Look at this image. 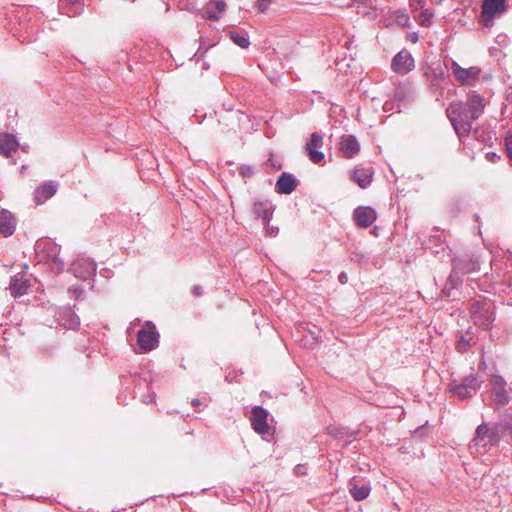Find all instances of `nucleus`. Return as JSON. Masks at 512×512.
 <instances>
[{
	"label": "nucleus",
	"mask_w": 512,
	"mask_h": 512,
	"mask_svg": "<svg viewBox=\"0 0 512 512\" xmlns=\"http://www.w3.org/2000/svg\"><path fill=\"white\" fill-rule=\"evenodd\" d=\"M411 39L415 42L417 40V36H411Z\"/></svg>",
	"instance_id": "8fccbe9b"
},
{
	"label": "nucleus",
	"mask_w": 512,
	"mask_h": 512,
	"mask_svg": "<svg viewBox=\"0 0 512 512\" xmlns=\"http://www.w3.org/2000/svg\"><path fill=\"white\" fill-rule=\"evenodd\" d=\"M433 17V12L428 9L422 10L419 15V21L422 26H429L431 24V18Z\"/></svg>",
	"instance_id": "7c9ffc66"
},
{
	"label": "nucleus",
	"mask_w": 512,
	"mask_h": 512,
	"mask_svg": "<svg viewBox=\"0 0 512 512\" xmlns=\"http://www.w3.org/2000/svg\"><path fill=\"white\" fill-rule=\"evenodd\" d=\"M424 4L425 0H413L411 5L414 9H422L424 7Z\"/></svg>",
	"instance_id": "4c0bfd02"
},
{
	"label": "nucleus",
	"mask_w": 512,
	"mask_h": 512,
	"mask_svg": "<svg viewBox=\"0 0 512 512\" xmlns=\"http://www.w3.org/2000/svg\"><path fill=\"white\" fill-rule=\"evenodd\" d=\"M340 150L346 158H353L360 151V144L352 135H344L341 138Z\"/></svg>",
	"instance_id": "2eb2a0df"
},
{
	"label": "nucleus",
	"mask_w": 512,
	"mask_h": 512,
	"mask_svg": "<svg viewBox=\"0 0 512 512\" xmlns=\"http://www.w3.org/2000/svg\"><path fill=\"white\" fill-rule=\"evenodd\" d=\"M249 168H242V174L246 175L248 173Z\"/></svg>",
	"instance_id": "49530a36"
},
{
	"label": "nucleus",
	"mask_w": 512,
	"mask_h": 512,
	"mask_svg": "<svg viewBox=\"0 0 512 512\" xmlns=\"http://www.w3.org/2000/svg\"><path fill=\"white\" fill-rule=\"evenodd\" d=\"M19 147V142L15 135L0 133V154L5 157H11L12 153Z\"/></svg>",
	"instance_id": "dca6fc26"
},
{
	"label": "nucleus",
	"mask_w": 512,
	"mask_h": 512,
	"mask_svg": "<svg viewBox=\"0 0 512 512\" xmlns=\"http://www.w3.org/2000/svg\"><path fill=\"white\" fill-rule=\"evenodd\" d=\"M231 40L241 48H247L249 46V40L245 35L238 33H230Z\"/></svg>",
	"instance_id": "c85d7f7f"
},
{
	"label": "nucleus",
	"mask_w": 512,
	"mask_h": 512,
	"mask_svg": "<svg viewBox=\"0 0 512 512\" xmlns=\"http://www.w3.org/2000/svg\"><path fill=\"white\" fill-rule=\"evenodd\" d=\"M57 183L48 181L35 190V202L42 204L50 199L57 191Z\"/></svg>",
	"instance_id": "a211bd4d"
},
{
	"label": "nucleus",
	"mask_w": 512,
	"mask_h": 512,
	"mask_svg": "<svg viewBox=\"0 0 512 512\" xmlns=\"http://www.w3.org/2000/svg\"><path fill=\"white\" fill-rule=\"evenodd\" d=\"M9 290L12 296L20 297L26 294L28 290V281L22 278H15L10 282Z\"/></svg>",
	"instance_id": "a878e982"
},
{
	"label": "nucleus",
	"mask_w": 512,
	"mask_h": 512,
	"mask_svg": "<svg viewBox=\"0 0 512 512\" xmlns=\"http://www.w3.org/2000/svg\"><path fill=\"white\" fill-rule=\"evenodd\" d=\"M470 313L474 324L483 329H488L495 319L492 304L480 300L471 302Z\"/></svg>",
	"instance_id": "7ed1b4c3"
},
{
	"label": "nucleus",
	"mask_w": 512,
	"mask_h": 512,
	"mask_svg": "<svg viewBox=\"0 0 512 512\" xmlns=\"http://www.w3.org/2000/svg\"><path fill=\"white\" fill-rule=\"evenodd\" d=\"M500 441L499 430L496 426L482 423L477 426L475 435L469 444L471 453L483 455Z\"/></svg>",
	"instance_id": "f257e3e1"
},
{
	"label": "nucleus",
	"mask_w": 512,
	"mask_h": 512,
	"mask_svg": "<svg viewBox=\"0 0 512 512\" xmlns=\"http://www.w3.org/2000/svg\"><path fill=\"white\" fill-rule=\"evenodd\" d=\"M192 292L195 296H199L202 294V288L200 286L196 285L193 287Z\"/></svg>",
	"instance_id": "ea45409f"
},
{
	"label": "nucleus",
	"mask_w": 512,
	"mask_h": 512,
	"mask_svg": "<svg viewBox=\"0 0 512 512\" xmlns=\"http://www.w3.org/2000/svg\"><path fill=\"white\" fill-rule=\"evenodd\" d=\"M507 7V0H483L481 15L484 25L489 26L493 18L505 12Z\"/></svg>",
	"instance_id": "6e6552de"
},
{
	"label": "nucleus",
	"mask_w": 512,
	"mask_h": 512,
	"mask_svg": "<svg viewBox=\"0 0 512 512\" xmlns=\"http://www.w3.org/2000/svg\"><path fill=\"white\" fill-rule=\"evenodd\" d=\"M252 213L256 219H262L263 222H270L273 214V206L269 201H255L252 207Z\"/></svg>",
	"instance_id": "f3484780"
},
{
	"label": "nucleus",
	"mask_w": 512,
	"mask_h": 512,
	"mask_svg": "<svg viewBox=\"0 0 512 512\" xmlns=\"http://www.w3.org/2000/svg\"><path fill=\"white\" fill-rule=\"evenodd\" d=\"M137 342L143 351L154 349L158 343V334L155 326L150 323L138 332Z\"/></svg>",
	"instance_id": "1a4fd4ad"
},
{
	"label": "nucleus",
	"mask_w": 512,
	"mask_h": 512,
	"mask_svg": "<svg viewBox=\"0 0 512 512\" xmlns=\"http://www.w3.org/2000/svg\"><path fill=\"white\" fill-rule=\"evenodd\" d=\"M372 177L373 170L371 168H355L351 175V179L361 188L368 187L372 181Z\"/></svg>",
	"instance_id": "412c9836"
},
{
	"label": "nucleus",
	"mask_w": 512,
	"mask_h": 512,
	"mask_svg": "<svg viewBox=\"0 0 512 512\" xmlns=\"http://www.w3.org/2000/svg\"><path fill=\"white\" fill-rule=\"evenodd\" d=\"M323 146V137L318 133H312L310 140L306 143V151L308 153L309 159L318 164L324 159V154L319 151Z\"/></svg>",
	"instance_id": "ddd939ff"
},
{
	"label": "nucleus",
	"mask_w": 512,
	"mask_h": 512,
	"mask_svg": "<svg viewBox=\"0 0 512 512\" xmlns=\"http://www.w3.org/2000/svg\"><path fill=\"white\" fill-rule=\"evenodd\" d=\"M350 494L356 501H362L369 496L370 487L368 485H361V486H358L356 484L351 485Z\"/></svg>",
	"instance_id": "bb28decb"
},
{
	"label": "nucleus",
	"mask_w": 512,
	"mask_h": 512,
	"mask_svg": "<svg viewBox=\"0 0 512 512\" xmlns=\"http://www.w3.org/2000/svg\"><path fill=\"white\" fill-rule=\"evenodd\" d=\"M154 397H155L154 395H151V396L145 397V398L143 399V402H145V403H151V402H153V401H154Z\"/></svg>",
	"instance_id": "79ce46f5"
},
{
	"label": "nucleus",
	"mask_w": 512,
	"mask_h": 512,
	"mask_svg": "<svg viewBox=\"0 0 512 512\" xmlns=\"http://www.w3.org/2000/svg\"><path fill=\"white\" fill-rule=\"evenodd\" d=\"M58 320H59L60 325L66 327L68 329H75L79 325L78 316L69 309L62 311L59 314Z\"/></svg>",
	"instance_id": "5701e85b"
},
{
	"label": "nucleus",
	"mask_w": 512,
	"mask_h": 512,
	"mask_svg": "<svg viewBox=\"0 0 512 512\" xmlns=\"http://www.w3.org/2000/svg\"><path fill=\"white\" fill-rule=\"evenodd\" d=\"M36 249L46 252L47 259L51 261V268L53 271L59 273L63 270L64 262L59 258L61 250L59 245L50 240H45L38 242Z\"/></svg>",
	"instance_id": "423d86ee"
},
{
	"label": "nucleus",
	"mask_w": 512,
	"mask_h": 512,
	"mask_svg": "<svg viewBox=\"0 0 512 512\" xmlns=\"http://www.w3.org/2000/svg\"><path fill=\"white\" fill-rule=\"evenodd\" d=\"M508 100L512 103V87H510V91L508 92Z\"/></svg>",
	"instance_id": "a18cd8bd"
},
{
	"label": "nucleus",
	"mask_w": 512,
	"mask_h": 512,
	"mask_svg": "<svg viewBox=\"0 0 512 512\" xmlns=\"http://www.w3.org/2000/svg\"><path fill=\"white\" fill-rule=\"evenodd\" d=\"M409 92V88L405 85H399L396 87L394 92V99L401 101L406 97V93Z\"/></svg>",
	"instance_id": "2f4dec72"
},
{
	"label": "nucleus",
	"mask_w": 512,
	"mask_h": 512,
	"mask_svg": "<svg viewBox=\"0 0 512 512\" xmlns=\"http://www.w3.org/2000/svg\"><path fill=\"white\" fill-rule=\"evenodd\" d=\"M251 424L255 432L258 434H266L269 432L268 412L261 406H255L252 409V416L250 418Z\"/></svg>",
	"instance_id": "f8f14e48"
},
{
	"label": "nucleus",
	"mask_w": 512,
	"mask_h": 512,
	"mask_svg": "<svg viewBox=\"0 0 512 512\" xmlns=\"http://www.w3.org/2000/svg\"><path fill=\"white\" fill-rule=\"evenodd\" d=\"M457 135L463 137L470 133L473 121L477 118L463 102H452L446 110Z\"/></svg>",
	"instance_id": "f03ea898"
},
{
	"label": "nucleus",
	"mask_w": 512,
	"mask_h": 512,
	"mask_svg": "<svg viewBox=\"0 0 512 512\" xmlns=\"http://www.w3.org/2000/svg\"><path fill=\"white\" fill-rule=\"evenodd\" d=\"M506 150L509 157L512 159V135L506 137Z\"/></svg>",
	"instance_id": "f704fd0d"
},
{
	"label": "nucleus",
	"mask_w": 512,
	"mask_h": 512,
	"mask_svg": "<svg viewBox=\"0 0 512 512\" xmlns=\"http://www.w3.org/2000/svg\"><path fill=\"white\" fill-rule=\"evenodd\" d=\"M489 385L491 387V400L496 406L507 405L511 399L506 388V381L499 375H492Z\"/></svg>",
	"instance_id": "39448f33"
},
{
	"label": "nucleus",
	"mask_w": 512,
	"mask_h": 512,
	"mask_svg": "<svg viewBox=\"0 0 512 512\" xmlns=\"http://www.w3.org/2000/svg\"><path fill=\"white\" fill-rule=\"evenodd\" d=\"M263 224L265 225L267 235H269L271 237H275L278 234V232H279L278 227L270 225L269 222H263Z\"/></svg>",
	"instance_id": "473e14b6"
},
{
	"label": "nucleus",
	"mask_w": 512,
	"mask_h": 512,
	"mask_svg": "<svg viewBox=\"0 0 512 512\" xmlns=\"http://www.w3.org/2000/svg\"><path fill=\"white\" fill-rule=\"evenodd\" d=\"M395 15H400L397 19L398 23L405 26L408 24L409 17L404 11H397Z\"/></svg>",
	"instance_id": "72a5a7b5"
},
{
	"label": "nucleus",
	"mask_w": 512,
	"mask_h": 512,
	"mask_svg": "<svg viewBox=\"0 0 512 512\" xmlns=\"http://www.w3.org/2000/svg\"><path fill=\"white\" fill-rule=\"evenodd\" d=\"M82 0H60V8L62 10H65V14L67 15H75L77 13L76 10H71L70 6L79 5L81 4Z\"/></svg>",
	"instance_id": "cd10ccee"
},
{
	"label": "nucleus",
	"mask_w": 512,
	"mask_h": 512,
	"mask_svg": "<svg viewBox=\"0 0 512 512\" xmlns=\"http://www.w3.org/2000/svg\"><path fill=\"white\" fill-rule=\"evenodd\" d=\"M72 270L77 278L86 280L95 275L96 264L90 259H81L73 263Z\"/></svg>",
	"instance_id": "4468645a"
},
{
	"label": "nucleus",
	"mask_w": 512,
	"mask_h": 512,
	"mask_svg": "<svg viewBox=\"0 0 512 512\" xmlns=\"http://www.w3.org/2000/svg\"><path fill=\"white\" fill-rule=\"evenodd\" d=\"M413 67L414 59L406 50L400 51L392 59V69L398 74H407L413 69Z\"/></svg>",
	"instance_id": "9d476101"
},
{
	"label": "nucleus",
	"mask_w": 512,
	"mask_h": 512,
	"mask_svg": "<svg viewBox=\"0 0 512 512\" xmlns=\"http://www.w3.org/2000/svg\"><path fill=\"white\" fill-rule=\"evenodd\" d=\"M449 69L457 82L463 86H475L481 79V69L477 66L464 68L457 61L452 60Z\"/></svg>",
	"instance_id": "20e7f679"
},
{
	"label": "nucleus",
	"mask_w": 512,
	"mask_h": 512,
	"mask_svg": "<svg viewBox=\"0 0 512 512\" xmlns=\"http://www.w3.org/2000/svg\"><path fill=\"white\" fill-rule=\"evenodd\" d=\"M74 292L76 293V297H80V295L83 293L81 289H75Z\"/></svg>",
	"instance_id": "c03bdc74"
},
{
	"label": "nucleus",
	"mask_w": 512,
	"mask_h": 512,
	"mask_svg": "<svg viewBox=\"0 0 512 512\" xmlns=\"http://www.w3.org/2000/svg\"><path fill=\"white\" fill-rule=\"evenodd\" d=\"M327 430L329 434L335 437H341L343 434L342 430L336 427H328Z\"/></svg>",
	"instance_id": "c9c22d12"
},
{
	"label": "nucleus",
	"mask_w": 512,
	"mask_h": 512,
	"mask_svg": "<svg viewBox=\"0 0 512 512\" xmlns=\"http://www.w3.org/2000/svg\"><path fill=\"white\" fill-rule=\"evenodd\" d=\"M478 269L479 263L477 260H469V262L466 263L465 259L457 257L453 261V271L450 274L449 281L455 288L462 281L460 278V273H472Z\"/></svg>",
	"instance_id": "0eeeda50"
},
{
	"label": "nucleus",
	"mask_w": 512,
	"mask_h": 512,
	"mask_svg": "<svg viewBox=\"0 0 512 512\" xmlns=\"http://www.w3.org/2000/svg\"><path fill=\"white\" fill-rule=\"evenodd\" d=\"M450 391L462 400L471 397V395H464V394H466L467 390L461 384L452 385L450 388Z\"/></svg>",
	"instance_id": "c756f323"
},
{
	"label": "nucleus",
	"mask_w": 512,
	"mask_h": 512,
	"mask_svg": "<svg viewBox=\"0 0 512 512\" xmlns=\"http://www.w3.org/2000/svg\"><path fill=\"white\" fill-rule=\"evenodd\" d=\"M16 227L13 215L7 210L0 211V235L4 237L11 236Z\"/></svg>",
	"instance_id": "6ab92c4d"
},
{
	"label": "nucleus",
	"mask_w": 512,
	"mask_h": 512,
	"mask_svg": "<svg viewBox=\"0 0 512 512\" xmlns=\"http://www.w3.org/2000/svg\"><path fill=\"white\" fill-rule=\"evenodd\" d=\"M191 404H192V406L197 407L198 405H200V400L199 399H193Z\"/></svg>",
	"instance_id": "37998d69"
},
{
	"label": "nucleus",
	"mask_w": 512,
	"mask_h": 512,
	"mask_svg": "<svg viewBox=\"0 0 512 512\" xmlns=\"http://www.w3.org/2000/svg\"><path fill=\"white\" fill-rule=\"evenodd\" d=\"M338 279L341 284H345L348 281V276L345 272H341L338 276Z\"/></svg>",
	"instance_id": "58836bf2"
},
{
	"label": "nucleus",
	"mask_w": 512,
	"mask_h": 512,
	"mask_svg": "<svg viewBox=\"0 0 512 512\" xmlns=\"http://www.w3.org/2000/svg\"><path fill=\"white\" fill-rule=\"evenodd\" d=\"M411 39L415 42L417 40V36H411Z\"/></svg>",
	"instance_id": "09e8293b"
},
{
	"label": "nucleus",
	"mask_w": 512,
	"mask_h": 512,
	"mask_svg": "<svg viewBox=\"0 0 512 512\" xmlns=\"http://www.w3.org/2000/svg\"><path fill=\"white\" fill-rule=\"evenodd\" d=\"M468 110L478 119L484 112L483 98L478 94H470L467 103Z\"/></svg>",
	"instance_id": "4be33fe9"
},
{
	"label": "nucleus",
	"mask_w": 512,
	"mask_h": 512,
	"mask_svg": "<svg viewBox=\"0 0 512 512\" xmlns=\"http://www.w3.org/2000/svg\"><path fill=\"white\" fill-rule=\"evenodd\" d=\"M486 158L493 163H496L497 160L500 158L495 152H488L486 153Z\"/></svg>",
	"instance_id": "e433bc0d"
},
{
	"label": "nucleus",
	"mask_w": 512,
	"mask_h": 512,
	"mask_svg": "<svg viewBox=\"0 0 512 512\" xmlns=\"http://www.w3.org/2000/svg\"><path fill=\"white\" fill-rule=\"evenodd\" d=\"M249 168H242V174L246 175L248 173Z\"/></svg>",
	"instance_id": "de8ad7c7"
},
{
	"label": "nucleus",
	"mask_w": 512,
	"mask_h": 512,
	"mask_svg": "<svg viewBox=\"0 0 512 512\" xmlns=\"http://www.w3.org/2000/svg\"><path fill=\"white\" fill-rule=\"evenodd\" d=\"M259 6L261 10H265L267 8L266 0H259Z\"/></svg>",
	"instance_id": "a19ab883"
},
{
	"label": "nucleus",
	"mask_w": 512,
	"mask_h": 512,
	"mask_svg": "<svg viewBox=\"0 0 512 512\" xmlns=\"http://www.w3.org/2000/svg\"><path fill=\"white\" fill-rule=\"evenodd\" d=\"M296 188V179L293 175L286 172L282 173L276 182L277 192L281 194H290Z\"/></svg>",
	"instance_id": "aec40b11"
},
{
	"label": "nucleus",
	"mask_w": 512,
	"mask_h": 512,
	"mask_svg": "<svg viewBox=\"0 0 512 512\" xmlns=\"http://www.w3.org/2000/svg\"><path fill=\"white\" fill-rule=\"evenodd\" d=\"M353 218L358 227L368 228L375 222L377 214L376 211L369 206H360L354 209Z\"/></svg>",
	"instance_id": "9b49d317"
},
{
	"label": "nucleus",
	"mask_w": 512,
	"mask_h": 512,
	"mask_svg": "<svg viewBox=\"0 0 512 512\" xmlns=\"http://www.w3.org/2000/svg\"><path fill=\"white\" fill-rule=\"evenodd\" d=\"M225 9L226 3L224 0H214L209 4L205 15L208 19L218 20Z\"/></svg>",
	"instance_id": "b1692460"
},
{
	"label": "nucleus",
	"mask_w": 512,
	"mask_h": 512,
	"mask_svg": "<svg viewBox=\"0 0 512 512\" xmlns=\"http://www.w3.org/2000/svg\"><path fill=\"white\" fill-rule=\"evenodd\" d=\"M460 384L467 390L465 395H471V397L476 394L477 390L481 386V382L475 374L466 376Z\"/></svg>",
	"instance_id": "393cba45"
}]
</instances>
